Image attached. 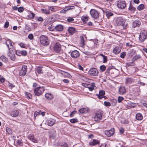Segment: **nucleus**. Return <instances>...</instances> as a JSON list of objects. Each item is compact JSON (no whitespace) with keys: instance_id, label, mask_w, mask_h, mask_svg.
<instances>
[{"instance_id":"obj_1","label":"nucleus","mask_w":147,"mask_h":147,"mask_svg":"<svg viewBox=\"0 0 147 147\" xmlns=\"http://www.w3.org/2000/svg\"><path fill=\"white\" fill-rule=\"evenodd\" d=\"M40 40L41 44L44 46H48L50 43V41L48 37L44 35L40 36Z\"/></svg>"},{"instance_id":"obj_2","label":"nucleus","mask_w":147,"mask_h":147,"mask_svg":"<svg viewBox=\"0 0 147 147\" xmlns=\"http://www.w3.org/2000/svg\"><path fill=\"white\" fill-rule=\"evenodd\" d=\"M45 90V89L43 87H39L34 89V92L35 95L39 96L42 95Z\"/></svg>"},{"instance_id":"obj_3","label":"nucleus","mask_w":147,"mask_h":147,"mask_svg":"<svg viewBox=\"0 0 147 147\" xmlns=\"http://www.w3.org/2000/svg\"><path fill=\"white\" fill-rule=\"evenodd\" d=\"M103 114V112L102 111L97 112L94 117V120L96 121H100L102 119Z\"/></svg>"},{"instance_id":"obj_4","label":"nucleus","mask_w":147,"mask_h":147,"mask_svg":"<svg viewBox=\"0 0 147 147\" xmlns=\"http://www.w3.org/2000/svg\"><path fill=\"white\" fill-rule=\"evenodd\" d=\"M147 37V32L143 30L141 32L139 36V39L141 42H143Z\"/></svg>"},{"instance_id":"obj_5","label":"nucleus","mask_w":147,"mask_h":147,"mask_svg":"<svg viewBox=\"0 0 147 147\" xmlns=\"http://www.w3.org/2000/svg\"><path fill=\"white\" fill-rule=\"evenodd\" d=\"M125 21L124 18L119 17L116 20V24L118 26H122L124 25Z\"/></svg>"},{"instance_id":"obj_6","label":"nucleus","mask_w":147,"mask_h":147,"mask_svg":"<svg viewBox=\"0 0 147 147\" xmlns=\"http://www.w3.org/2000/svg\"><path fill=\"white\" fill-rule=\"evenodd\" d=\"M117 6L119 8L123 9L126 6L125 1L123 0H119L117 3Z\"/></svg>"},{"instance_id":"obj_7","label":"nucleus","mask_w":147,"mask_h":147,"mask_svg":"<svg viewBox=\"0 0 147 147\" xmlns=\"http://www.w3.org/2000/svg\"><path fill=\"white\" fill-rule=\"evenodd\" d=\"M98 73V71L96 68H92L88 71L89 74L92 76H97Z\"/></svg>"},{"instance_id":"obj_8","label":"nucleus","mask_w":147,"mask_h":147,"mask_svg":"<svg viewBox=\"0 0 147 147\" xmlns=\"http://www.w3.org/2000/svg\"><path fill=\"white\" fill-rule=\"evenodd\" d=\"M90 14L93 18L96 19L99 17V13L96 10L94 9H91L90 11Z\"/></svg>"},{"instance_id":"obj_9","label":"nucleus","mask_w":147,"mask_h":147,"mask_svg":"<svg viewBox=\"0 0 147 147\" xmlns=\"http://www.w3.org/2000/svg\"><path fill=\"white\" fill-rule=\"evenodd\" d=\"M53 51L57 53H59L61 50V45L60 43L57 42L55 44L53 47Z\"/></svg>"},{"instance_id":"obj_10","label":"nucleus","mask_w":147,"mask_h":147,"mask_svg":"<svg viewBox=\"0 0 147 147\" xmlns=\"http://www.w3.org/2000/svg\"><path fill=\"white\" fill-rule=\"evenodd\" d=\"M27 66L25 65H24L19 72V75L20 76H25L27 71Z\"/></svg>"},{"instance_id":"obj_11","label":"nucleus","mask_w":147,"mask_h":147,"mask_svg":"<svg viewBox=\"0 0 147 147\" xmlns=\"http://www.w3.org/2000/svg\"><path fill=\"white\" fill-rule=\"evenodd\" d=\"M75 7L74 6H67L65 7L64 8L60 11V13H65L66 12L70 9H75Z\"/></svg>"},{"instance_id":"obj_12","label":"nucleus","mask_w":147,"mask_h":147,"mask_svg":"<svg viewBox=\"0 0 147 147\" xmlns=\"http://www.w3.org/2000/svg\"><path fill=\"white\" fill-rule=\"evenodd\" d=\"M114 132V129L113 128L109 130H106L105 132V134L108 137L112 136Z\"/></svg>"},{"instance_id":"obj_13","label":"nucleus","mask_w":147,"mask_h":147,"mask_svg":"<svg viewBox=\"0 0 147 147\" xmlns=\"http://www.w3.org/2000/svg\"><path fill=\"white\" fill-rule=\"evenodd\" d=\"M71 55L72 58H76L79 56L80 53L78 51L75 50L71 53Z\"/></svg>"},{"instance_id":"obj_14","label":"nucleus","mask_w":147,"mask_h":147,"mask_svg":"<svg viewBox=\"0 0 147 147\" xmlns=\"http://www.w3.org/2000/svg\"><path fill=\"white\" fill-rule=\"evenodd\" d=\"M55 122L56 121L55 119L52 118H50L47 120V123L48 125L52 126L55 124Z\"/></svg>"},{"instance_id":"obj_15","label":"nucleus","mask_w":147,"mask_h":147,"mask_svg":"<svg viewBox=\"0 0 147 147\" xmlns=\"http://www.w3.org/2000/svg\"><path fill=\"white\" fill-rule=\"evenodd\" d=\"M28 138L32 142L37 143L38 142L37 139L32 135H30L28 136Z\"/></svg>"},{"instance_id":"obj_16","label":"nucleus","mask_w":147,"mask_h":147,"mask_svg":"<svg viewBox=\"0 0 147 147\" xmlns=\"http://www.w3.org/2000/svg\"><path fill=\"white\" fill-rule=\"evenodd\" d=\"M134 80L132 78H127L125 79V84H130L134 82Z\"/></svg>"},{"instance_id":"obj_17","label":"nucleus","mask_w":147,"mask_h":147,"mask_svg":"<svg viewBox=\"0 0 147 147\" xmlns=\"http://www.w3.org/2000/svg\"><path fill=\"white\" fill-rule=\"evenodd\" d=\"M119 93L120 94L122 95L125 94L126 92L125 88L123 86H120L119 89Z\"/></svg>"},{"instance_id":"obj_18","label":"nucleus","mask_w":147,"mask_h":147,"mask_svg":"<svg viewBox=\"0 0 147 147\" xmlns=\"http://www.w3.org/2000/svg\"><path fill=\"white\" fill-rule=\"evenodd\" d=\"M141 24V22L139 20H136L133 22L132 26L133 27L135 28L139 26Z\"/></svg>"},{"instance_id":"obj_19","label":"nucleus","mask_w":147,"mask_h":147,"mask_svg":"<svg viewBox=\"0 0 147 147\" xmlns=\"http://www.w3.org/2000/svg\"><path fill=\"white\" fill-rule=\"evenodd\" d=\"M63 29V26L61 24H59L55 27V29L58 31H62Z\"/></svg>"},{"instance_id":"obj_20","label":"nucleus","mask_w":147,"mask_h":147,"mask_svg":"<svg viewBox=\"0 0 147 147\" xmlns=\"http://www.w3.org/2000/svg\"><path fill=\"white\" fill-rule=\"evenodd\" d=\"M19 112L18 110H15L12 111L10 113V115L13 117H15L19 114Z\"/></svg>"},{"instance_id":"obj_21","label":"nucleus","mask_w":147,"mask_h":147,"mask_svg":"<svg viewBox=\"0 0 147 147\" xmlns=\"http://www.w3.org/2000/svg\"><path fill=\"white\" fill-rule=\"evenodd\" d=\"M105 94V91L103 90H101L99 91V94H97V95L100 99H101L103 98V96Z\"/></svg>"},{"instance_id":"obj_22","label":"nucleus","mask_w":147,"mask_h":147,"mask_svg":"<svg viewBox=\"0 0 147 147\" xmlns=\"http://www.w3.org/2000/svg\"><path fill=\"white\" fill-rule=\"evenodd\" d=\"M46 98L49 100H51L53 98V95L49 93H47L45 94Z\"/></svg>"},{"instance_id":"obj_23","label":"nucleus","mask_w":147,"mask_h":147,"mask_svg":"<svg viewBox=\"0 0 147 147\" xmlns=\"http://www.w3.org/2000/svg\"><path fill=\"white\" fill-rule=\"evenodd\" d=\"M6 43L7 47L8 48L9 50L13 48L11 42L10 40H7L6 42Z\"/></svg>"},{"instance_id":"obj_24","label":"nucleus","mask_w":147,"mask_h":147,"mask_svg":"<svg viewBox=\"0 0 147 147\" xmlns=\"http://www.w3.org/2000/svg\"><path fill=\"white\" fill-rule=\"evenodd\" d=\"M121 49L118 47H115L113 50V53L116 54L119 53Z\"/></svg>"},{"instance_id":"obj_25","label":"nucleus","mask_w":147,"mask_h":147,"mask_svg":"<svg viewBox=\"0 0 147 147\" xmlns=\"http://www.w3.org/2000/svg\"><path fill=\"white\" fill-rule=\"evenodd\" d=\"M99 143V142L98 140H93V141L89 143L90 145L95 146Z\"/></svg>"},{"instance_id":"obj_26","label":"nucleus","mask_w":147,"mask_h":147,"mask_svg":"<svg viewBox=\"0 0 147 147\" xmlns=\"http://www.w3.org/2000/svg\"><path fill=\"white\" fill-rule=\"evenodd\" d=\"M79 112L81 114L86 113L88 112V110L87 108H82L79 110Z\"/></svg>"},{"instance_id":"obj_27","label":"nucleus","mask_w":147,"mask_h":147,"mask_svg":"<svg viewBox=\"0 0 147 147\" xmlns=\"http://www.w3.org/2000/svg\"><path fill=\"white\" fill-rule=\"evenodd\" d=\"M68 30L69 32L72 35L75 32V29L74 28L71 27L69 28Z\"/></svg>"},{"instance_id":"obj_28","label":"nucleus","mask_w":147,"mask_h":147,"mask_svg":"<svg viewBox=\"0 0 147 147\" xmlns=\"http://www.w3.org/2000/svg\"><path fill=\"white\" fill-rule=\"evenodd\" d=\"M89 86H88V88L90 91H92L93 90L96 88V87L94 86V83H92V84H89Z\"/></svg>"},{"instance_id":"obj_29","label":"nucleus","mask_w":147,"mask_h":147,"mask_svg":"<svg viewBox=\"0 0 147 147\" xmlns=\"http://www.w3.org/2000/svg\"><path fill=\"white\" fill-rule=\"evenodd\" d=\"M142 116L140 113H138L136 115V118L138 120H141L142 119Z\"/></svg>"},{"instance_id":"obj_30","label":"nucleus","mask_w":147,"mask_h":147,"mask_svg":"<svg viewBox=\"0 0 147 147\" xmlns=\"http://www.w3.org/2000/svg\"><path fill=\"white\" fill-rule=\"evenodd\" d=\"M26 96L29 99H31L32 97V95L30 93L26 92L25 93Z\"/></svg>"},{"instance_id":"obj_31","label":"nucleus","mask_w":147,"mask_h":147,"mask_svg":"<svg viewBox=\"0 0 147 147\" xmlns=\"http://www.w3.org/2000/svg\"><path fill=\"white\" fill-rule=\"evenodd\" d=\"M105 13L107 17L108 18L113 15V14L110 11H107Z\"/></svg>"},{"instance_id":"obj_32","label":"nucleus","mask_w":147,"mask_h":147,"mask_svg":"<svg viewBox=\"0 0 147 147\" xmlns=\"http://www.w3.org/2000/svg\"><path fill=\"white\" fill-rule=\"evenodd\" d=\"M42 67L39 66L37 69L36 71L39 74L42 73Z\"/></svg>"},{"instance_id":"obj_33","label":"nucleus","mask_w":147,"mask_h":147,"mask_svg":"<svg viewBox=\"0 0 147 147\" xmlns=\"http://www.w3.org/2000/svg\"><path fill=\"white\" fill-rule=\"evenodd\" d=\"M35 16V14L32 12H31L28 15V17L30 19L33 18Z\"/></svg>"},{"instance_id":"obj_34","label":"nucleus","mask_w":147,"mask_h":147,"mask_svg":"<svg viewBox=\"0 0 147 147\" xmlns=\"http://www.w3.org/2000/svg\"><path fill=\"white\" fill-rule=\"evenodd\" d=\"M144 8V5L143 4L140 5L137 7V9L139 11L142 10Z\"/></svg>"},{"instance_id":"obj_35","label":"nucleus","mask_w":147,"mask_h":147,"mask_svg":"<svg viewBox=\"0 0 147 147\" xmlns=\"http://www.w3.org/2000/svg\"><path fill=\"white\" fill-rule=\"evenodd\" d=\"M6 131L9 134H11L12 133V130L10 128L8 127H6Z\"/></svg>"},{"instance_id":"obj_36","label":"nucleus","mask_w":147,"mask_h":147,"mask_svg":"<svg viewBox=\"0 0 147 147\" xmlns=\"http://www.w3.org/2000/svg\"><path fill=\"white\" fill-rule=\"evenodd\" d=\"M41 10H42V11L44 13L47 14H50V11L48 10H47L46 9H42Z\"/></svg>"},{"instance_id":"obj_37","label":"nucleus","mask_w":147,"mask_h":147,"mask_svg":"<svg viewBox=\"0 0 147 147\" xmlns=\"http://www.w3.org/2000/svg\"><path fill=\"white\" fill-rule=\"evenodd\" d=\"M82 20L84 22H85L88 20V18L87 16H82L81 18Z\"/></svg>"},{"instance_id":"obj_38","label":"nucleus","mask_w":147,"mask_h":147,"mask_svg":"<svg viewBox=\"0 0 147 147\" xmlns=\"http://www.w3.org/2000/svg\"><path fill=\"white\" fill-rule=\"evenodd\" d=\"M100 55L102 56L103 57V63H105L107 61V57L106 56L102 54H100Z\"/></svg>"},{"instance_id":"obj_39","label":"nucleus","mask_w":147,"mask_h":147,"mask_svg":"<svg viewBox=\"0 0 147 147\" xmlns=\"http://www.w3.org/2000/svg\"><path fill=\"white\" fill-rule=\"evenodd\" d=\"M129 10H130L131 11L134 12L135 11L136 8L134 7L132 5H130L129 8Z\"/></svg>"},{"instance_id":"obj_40","label":"nucleus","mask_w":147,"mask_h":147,"mask_svg":"<svg viewBox=\"0 0 147 147\" xmlns=\"http://www.w3.org/2000/svg\"><path fill=\"white\" fill-rule=\"evenodd\" d=\"M81 45L82 46H83L84 45V41L83 37H81Z\"/></svg>"},{"instance_id":"obj_41","label":"nucleus","mask_w":147,"mask_h":147,"mask_svg":"<svg viewBox=\"0 0 147 147\" xmlns=\"http://www.w3.org/2000/svg\"><path fill=\"white\" fill-rule=\"evenodd\" d=\"M111 104L113 106H115L117 103V100L115 99H113L111 100Z\"/></svg>"},{"instance_id":"obj_42","label":"nucleus","mask_w":147,"mask_h":147,"mask_svg":"<svg viewBox=\"0 0 147 147\" xmlns=\"http://www.w3.org/2000/svg\"><path fill=\"white\" fill-rule=\"evenodd\" d=\"M1 60L5 62H6L7 61V58L4 56H2L1 57Z\"/></svg>"},{"instance_id":"obj_43","label":"nucleus","mask_w":147,"mask_h":147,"mask_svg":"<svg viewBox=\"0 0 147 147\" xmlns=\"http://www.w3.org/2000/svg\"><path fill=\"white\" fill-rule=\"evenodd\" d=\"M70 121L72 123H75L78 122V120L77 119H73L70 120Z\"/></svg>"},{"instance_id":"obj_44","label":"nucleus","mask_w":147,"mask_h":147,"mask_svg":"<svg viewBox=\"0 0 147 147\" xmlns=\"http://www.w3.org/2000/svg\"><path fill=\"white\" fill-rule=\"evenodd\" d=\"M13 54H14L12 51H11L10 49L9 51L8 52L7 55L10 58L11 56L13 55Z\"/></svg>"},{"instance_id":"obj_45","label":"nucleus","mask_w":147,"mask_h":147,"mask_svg":"<svg viewBox=\"0 0 147 147\" xmlns=\"http://www.w3.org/2000/svg\"><path fill=\"white\" fill-rule=\"evenodd\" d=\"M126 54L125 52H123L121 53L120 54V57L122 58H124Z\"/></svg>"},{"instance_id":"obj_46","label":"nucleus","mask_w":147,"mask_h":147,"mask_svg":"<svg viewBox=\"0 0 147 147\" xmlns=\"http://www.w3.org/2000/svg\"><path fill=\"white\" fill-rule=\"evenodd\" d=\"M106 69V66L105 65H101L100 67V69L102 71H104Z\"/></svg>"},{"instance_id":"obj_47","label":"nucleus","mask_w":147,"mask_h":147,"mask_svg":"<svg viewBox=\"0 0 147 147\" xmlns=\"http://www.w3.org/2000/svg\"><path fill=\"white\" fill-rule=\"evenodd\" d=\"M124 98L122 96H119L118 98L117 101L119 103L121 102L123 100Z\"/></svg>"},{"instance_id":"obj_48","label":"nucleus","mask_w":147,"mask_h":147,"mask_svg":"<svg viewBox=\"0 0 147 147\" xmlns=\"http://www.w3.org/2000/svg\"><path fill=\"white\" fill-rule=\"evenodd\" d=\"M67 21L68 22H71L74 20V18L71 17H68L67 18Z\"/></svg>"},{"instance_id":"obj_49","label":"nucleus","mask_w":147,"mask_h":147,"mask_svg":"<svg viewBox=\"0 0 147 147\" xmlns=\"http://www.w3.org/2000/svg\"><path fill=\"white\" fill-rule=\"evenodd\" d=\"M21 55L25 56L27 55V52L25 50H23L21 51Z\"/></svg>"},{"instance_id":"obj_50","label":"nucleus","mask_w":147,"mask_h":147,"mask_svg":"<svg viewBox=\"0 0 147 147\" xmlns=\"http://www.w3.org/2000/svg\"><path fill=\"white\" fill-rule=\"evenodd\" d=\"M17 143L18 144V145L20 146H22V140H18L17 142Z\"/></svg>"},{"instance_id":"obj_51","label":"nucleus","mask_w":147,"mask_h":147,"mask_svg":"<svg viewBox=\"0 0 147 147\" xmlns=\"http://www.w3.org/2000/svg\"><path fill=\"white\" fill-rule=\"evenodd\" d=\"M104 104L106 106H111V103L109 102L105 101L104 102Z\"/></svg>"},{"instance_id":"obj_52","label":"nucleus","mask_w":147,"mask_h":147,"mask_svg":"<svg viewBox=\"0 0 147 147\" xmlns=\"http://www.w3.org/2000/svg\"><path fill=\"white\" fill-rule=\"evenodd\" d=\"M18 11L20 12H22L24 11V8L22 7H18Z\"/></svg>"},{"instance_id":"obj_53","label":"nucleus","mask_w":147,"mask_h":147,"mask_svg":"<svg viewBox=\"0 0 147 147\" xmlns=\"http://www.w3.org/2000/svg\"><path fill=\"white\" fill-rule=\"evenodd\" d=\"M28 38L30 40H32L33 38V35L32 34H30L28 36Z\"/></svg>"},{"instance_id":"obj_54","label":"nucleus","mask_w":147,"mask_h":147,"mask_svg":"<svg viewBox=\"0 0 147 147\" xmlns=\"http://www.w3.org/2000/svg\"><path fill=\"white\" fill-rule=\"evenodd\" d=\"M10 58L12 61H14L15 60L16 57L14 54H13V55L11 56Z\"/></svg>"},{"instance_id":"obj_55","label":"nucleus","mask_w":147,"mask_h":147,"mask_svg":"<svg viewBox=\"0 0 147 147\" xmlns=\"http://www.w3.org/2000/svg\"><path fill=\"white\" fill-rule=\"evenodd\" d=\"M48 29L50 31H53L54 30L55 27H53L52 25H51V26L49 27Z\"/></svg>"},{"instance_id":"obj_56","label":"nucleus","mask_w":147,"mask_h":147,"mask_svg":"<svg viewBox=\"0 0 147 147\" xmlns=\"http://www.w3.org/2000/svg\"><path fill=\"white\" fill-rule=\"evenodd\" d=\"M82 85L83 86L87 88H88V86H89V84H86V83H82Z\"/></svg>"},{"instance_id":"obj_57","label":"nucleus","mask_w":147,"mask_h":147,"mask_svg":"<svg viewBox=\"0 0 147 147\" xmlns=\"http://www.w3.org/2000/svg\"><path fill=\"white\" fill-rule=\"evenodd\" d=\"M16 53L18 56H20L21 55V51L17 50L16 51Z\"/></svg>"},{"instance_id":"obj_58","label":"nucleus","mask_w":147,"mask_h":147,"mask_svg":"<svg viewBox=\"0 0 147 147\" xmlns=\"http://www.w3.org/2000/svg\"><path fill=\"white\" fill-rule=\"evenodd\" d=\"M9 25V22H6L5 23L4 27L5 28H7Z\"/></svg>"},{"instance_id":"obj_59","label":"nucleus","mask_w":147,"mask_h":147,"mask_svg":"<svg viewBox=\"0 0 147 147\" xmlns=\"http://www.w3.org/2000/svg\"><path fill=\"white\" fill-rule=\"evenodd\" d=\"M76 113V111H74L71 112V113L70 116L71 117H73L74 114H75Z\"/></svg>"},{"instance_id":"obj_60","label":"nucleus","mask_w":147,"mask_h":147,"mask_svg":"<svg viewBox=\"0 0 147 147\" xmlns=\"http://www.w3.org/2000/svg\"><path fill=\"white\" fill-rule=\"evenodd\" d=\"M40 115V111L39 112L36 111L34 113V117H36L37 115Z\"/></svg>"},{"instance_id":"obj_61","label":"nucleus","mask_w":147,"mask_h":147,"mask_svg":"<svg viewBox=\"0 0 147 147\" xmlns=\"http://www.w3.org/2000/svg\"><path fill=\"white\" fill-rule=\"evenodd\" d=\"M61 146V147H68L67 145L65 143L63 144Z\"/></svg>"},{"instance_id":"obj_62","label":"nucleus","mask_w":147,"mask_h":147,"mask_svg":"<svg viewBox=\"0 0 147 147\" xmlns=\"http://www.w3.org/2000/svg\"><path fill=\"white\" fill-rule=\"evenodd\" d=\"M19 45L22 48H25V44L21 42L20 43Z\"/></svg>"},{"instance_id":"obj_63","label":"nucleus","mask_w":147,"mask_h":147,"mask_svg":"<svg viewBox=\"0 0 147 147\" xmlns=\"http://www.w3.org/2000/svg\"><path fill=\"white\" fill-rule=\"evenodd\" d=\"M78 68L79 69L82 70H83V68L80 65H78Z\"/></svg>"},{"instance_id":"obj_64","label":"nucleus","mask_w":147,"mask_h":147,"mask_svg":"<svg viewBox=\"0 0 147 147\" xmlns=\"http://www.w3.org/2000/svg\"><path fill=\"white\" fill-rule=\"evenodd\" d=\"M124 129L122 128H120L119 129L120 132L121 134H123L124 132Z\"/></svg>"}]
</instances>
